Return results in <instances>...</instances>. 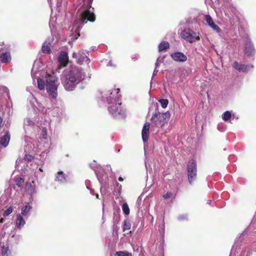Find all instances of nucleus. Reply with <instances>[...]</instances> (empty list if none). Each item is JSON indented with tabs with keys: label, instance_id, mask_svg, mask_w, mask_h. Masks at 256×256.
I'll use <instances>...</instances> for the list:
<instances>
[{
	"label": "nucleus",
	"instance_id": "bb28decb",
	"mask_svg": "<svg viewBox=\"0 0 256 256\" xmlns=\"http://www.w3.org/2000/svg\"><path fill=\"white\" fill-rule=\"evenodd\" d=\"M116 256H132V254L126 251H119L116 253Z\"/></svg>",
	"mask_w": 256,
	"mask_h": 256
},
{
	"label": "nucleus",
	"instance_id": "f8f14e48",
	"mask_svg": "<svg viewBox=\"0 0 256 256\" xmlns=\"http://www.w3.org/2000/svg\"><path fill=\"white\" fill-rule=\"evenodd\" d=\"M244 53L248 56H252L254 54V48L252 42L247 40L244 44Z\"/></svg>",
	"mask_w": 256,
	"mask_h": 256
},
{
	"label": "nucleus",
	"instance_id": "c9c22d12",
	"mask_svg": "<svg viewBox=\"0 0 256 256\" xmlns=\"http://www.w3.org/2000/svg\"><path fill=\"white\" fill-rule=\"evenodd\" d=\"M233 250H234V246L232 248L231 252L230 253V256H235L234 254H232V252Z\"/></svg>",
	"mask_w": 256,
	"mask_h": 256
},
{
	"label": "nucleus",
	"instance_id": "a878e982",
	"mask_svg": "<svg viewBox=\"0 0 256 256\" xmlns=\"http://www.w3.org/2000/svg\"><path fill=\"white\" fill-rule=\"evenodd\" d=\"M37 82L38 84V88L40 90H42L44 88V82L42 78H38L37 79Z\"/></svg>",
	"mask_w": 256,
	"mask_h": 256
},
{
	"label": "nucleus",
	"instance_id": "393cba45",
	"mask_svg": "<svg viewBox=\"0 0 256 256\" xmlns=\"http://www.w3.org/2000/svg\"><path fill=\"white\" fill-rule=\"evenodd\" d=\"M232 117L231 113L230 111H226L224 112L222 116V118L226 122L230 119Z\"/></svg>",
	"mask_w": 256,
	"mask_h": 256
},
{
	"label": "nucleus",
	"instance_id": "de8ad7c7",
	"mask_svg": "<svg viewBox=\"0 0 256 256\" xmlns=\"http://www.w3.org/2000/svg\"><path fill=\"white\" fill-rule=\"evenodd\" d=\"M120 96H119V95H118V96H117V97H118V98H119Z\"/></svg>",
	"mask_w": 256,
	"mask_h": 256
},
{
	"label": "nucleus",
	"instance_id": "c756f323",
	"mask_svg": "<svg viewBox=\"0 0 256 256\" xmlns=\"http://www.w3.org/2000/svg\"><path fill=\"white\" fill-rule=\"evenodd\" d=\"M34 156L31 154H26L24 156V160L26 162H32L34 160Z\"/></svg>",
	"mask_w": 256,
	"mask_h": 256
},
{
	"label": "nucleus",
	"instance_id": "6ab92c4d",
	"mask_svg": "<svg viewBox=\"0 0 256 256\" xmlns=\"http://www.w3.org/2000/svg\"><path fill=\"white\" fill-rule=\"evenodd\" d=\"M116 200H118V204H117V206H121L122 208H128V205L126 202L122 198L118 196L116 198Z\"/></svg>",
	"mask_w": 256,
	"mask_h": 256
},
{
	"label": "nucleus",
	"instance_id": "72a5a7b5",
	"mask_svg": "<svg viewBox=\"0 0 256 256\" xmlns=\"http://www.w3.org/2000/svg\"><path fill=\"white\" fill-rule=\"evenodd\" d=\"M178 220H180V221L184 220H187L188 219V216H187V214H186L180 215L178 216Z\"/></svg>",
	"mask_w": 256,
	"mask_h": 256
},
{
	"label": "nucleus",
	"instance_id": "a211bd4d",
	"mask_svg": "<svg viewBox=\"0 0 256 256\" xmlns=\"http://www.w3.org/2000/svg\"><path fill=\"white\" fill-rule=\"evenodd\" d=\"M10 140V135L9 132H7L6 134L2 136L0 140V144L4 147H6L9 144Z\"/></svg>",
	"mask_w": 256,
	"mask_h": 256
},
{
	"label": "nucleus",
	"instance_id": "39448f33",
	"mask_svg": "<svg viewBox=\"0 0 256 256\" xmlns=\"http://www.w3.org/2000/svg\"><path fill=\"white\" fill-rule=\"evenodd\" d=\"M181 36L186 41L192 43L196 41L200 40V37L199 34L197 35L196 33L190 28L184 30L181 32Z\"/></svg>",
	"mask_w": 256,
	"mask_h": 256
},
{
	"label": "nucleus",
	"instance_id": "aec40b11",
	"mask_svg": "<svg viewBox=\"0 0 256 256\" xmlns=\"http://www.w3.org/2000/svg\"><path fill=\"white\" fill-rule=\"evenodd\" d=\"M170 48V44L168 42L163 41L160 42L158 46V50L160 52H162L165 50L168 49Z\"/></svg>",
	"mask_w": 256,
	"mask_h": 256
},
{
	"label": "nucleus",
	"instance_id": "b1692460",
	"mask_svg": "<svg viewBox=\"0 0 256 256\" xmlns=\"http://www.w3.org/2000/svg\"><path fill=\"white\" fill-rule=\"evenodd\" d=\"M42 50V52L45 54H50V47L46 42L43 44Z\"/></svg>",
	"mask_w": 256,
	"mask_h": 256
},
{
	"label": "nucleus",
	"instance_id": "f3484780",
	"mask_svg": "<svg viewBox=\"0 0 256 256\" xmlns=\"http://www.w3.org/2000/svg\"><path fill=\"white\" fill-rule=\"evenodd\" d=\"M16 223L17 228L19 229L22 228L26 224V222L24 218L20 214H16Z\"/></svg>",
	"mask_w": 256,
	"mask_h": 256
},
{
	"label": "nucleus",
	"instance_id": "4be33fe9",
	"mask_svg": "<svg viewBox=\"0 0 256 256\" xmlns=\"http://www.w3.org/2000/svg\"><path fill=\"white\" fill-rule=\"evenodd\" d=\"M15 182L18 187L22 188L24 185V179L20 177L16 178L15 180Z\"/></svg>",
	"mask_w": 256,
	"mask_h": 256
},
{
	"label": "nucleus",
	"instance_id": "1a4fd4ad",
	"mask_svg": "<svg viewBox=\"0 0 256 256\" xmlns=\"http://www.w3.org/2000/svg\"><path fill=\"white\" fill-rule=\"evenodd\" d=\"M108 111L114 116H116L121 114L122 108L121 103H116L110 105L108 108Z\"/></svg>",
	"mask_w": 256,
	"mask_h": 256
},
{
	"label": "nucleus",
	"instance_id": "4468645a",
	"mask_svg": "<svg viewBox=\"0 0 256 256\" xmlns=\"http://www.w3.org/2000/svg\"><path fill=\"white\" fill-rule=\"evenodd\" d=\"M172 58L176 62H184L186 60L187 57L183 53L176 52L170 54Z\"/></svg>",
	"mask_w": 256,
	"mask_h": 256
},
{
	"label": "nucleus",
	"instance_id": "09e8293b",
	"mask_svg": "<svg viewBox=\"0 0 256 256\" xmlns=\"http://www.w3.org/2000/svg\"><path fill=\"white\" fill-rule=\"evenodd\" d=\"M118 195H120V192H118Z\"/></svg>",
	"mask_w": 256,
	"mask_h": 256
},
{
	"label": "nucleus",
	"instance_id": "ddd939ff",
	"mask_svg": "<svg viewBox=\"0 0 256 256\" xmlns=\"http://www.w3.org/2000/svg\"><path fill=\"white\" fill-rule=\"evenodd\" d=\"M0 256H12L8 243L0 244Z\"/></svg>",
	"mask_w": 256,
	"mask_h": 256
},
{
	"label": "nucleus",
	"instance_id": "473e14b6",
	"mask_svg": "<svg viewBox=\"0 0 256 256\" xmlns=\"http://www.w3.org/2000/svg\"><path fill=\"white\" fill-rule=\"evenodd\" d=\"M12 210L13 209H6V210L3 212L2 216L6 217L8 216L12 212Z\"/></svg>",
	"mask_w": 256,
	"mask_h": 256
},
{
	"label": "nucleus",
	"instance_id": "f704fd0d",
	"mask_svg": "<svg viewBox=\"0 0 256 256\" xmlns=\"http://www.w3.org/2000/svg\"><path fill=\"white\" fill-rule=\"evenodd\" d=\"M124 213L126 215H128L130 214V209H122Z\"/></svg>",
	"mask_w": 256,
	"mask_h": 256
},
{
	"label": "nucleus",
	"instance_id": "7ed1b4c3",
	"mask_svg": "<svg viewBox=\"0 0 256 256\" xmlns=\"http://www.w3.org/2000/svg\"><path fill=\"white\" fill-rule=\"evenodd\" d=\"M46 90L50 96L53 98H56L58 95V86L56 84V79L54 77L48 76L46 79Z\"/></svg>",
	"mask_w": 256,
	"mask_h": 256
},
{
	"label": "nucleus",
	"instance_id": "7c9ffc66",
	"mask_svg": "<svg viewBox=\"0 0 256 256\" xmlns=\"http://www.w3.org/2000/svg\"><path fill=\"white\" fill-rule=\"evenodd\" d=\"M30 209H22V211L21 212V216H22L28 217L30 214Z\"/></svg>",
	"mask_w": 256,
	"mask_h": 256
},
{
	"label": "nucleus",
	"instance_id": "2eb2a0df",
	"mask_svg": "<svg viewBox=\"0 0 256 256\" xmlns=\"http://www.w3.org/2000/svg\"><path fill=\"white\" fill-rule=\"evenodd\" d=\"M204 20H206L208 24L214 30L218 32H220V28L214 23L212 18L210 15H206L204 16Z\"/></svg>",
	"mask_w": 256,
	"mask_h": 256
},
{
	"label": "nucleus",
	"instance_id": "412c9836",
	"mask_svg": "<svg viewBox=\"0 0 256 256\" xmlns=\"http://www.w3.org/2000/svg\"><path fill=\"white\" fill-rule=\"evenodd\" d=\"M56 180L58 181H60L62 182H64L66 181V176L65 174L62 171H59L58 172Z\"/></svg>",
	"mask_w": 256,
	"mask_h": 256
},
{
	"label": "nucleus",
	"instance_id": "f03ea898",
	"mask_svg": "<svg viewBox=\"0 0 256 256\" xmlns=\"http://www.w3.org/2000/svg\"><path fill=\"white\" fill-rule=\"evenodd\" d=\"M170 116V114L168 112L164 113H160L159 112H156L152 117V122L157 127L162 128L168 123Z\"/></svg>",
	"mask_w": 256,
	"mask_h": 256
},
{
	"label": "nucleus",
	"instance_id": "79ce46f5",
	"mask_svg": "<svg viewBox=\"0 0 256 256\" xmlns=\"http://www.w3.org/2000/svg\"><path fill=\"white\" fill-rule=\"evenodd\" d=\"M24 208H30V207L29 206L26 205Z\"/></svg>",
	"mask_w": 256,
	"mask_h": 256
},
{
	"label": "nucleus",
	"instance_id": "37998d69",
	"mask_svg": "<svg viewBox=\"0 0 256 256\" xmlns=\"http://www.w3.org/2000/svg\"><path fill=\"white\" fill-rule=\"evenodd\" d=\"M96 198H99V196H98V194H96Z\"/></svg>",
	"mask_w": 256,
	"mask_h": 256
},
{
	"label": "nucleus",
	"instance_id": "c85d7f7f",
	"mask_svg": "<svg viewBox=\"0 0 256 256\" xmlns=\"http://www.w3.org/2000/svg\"><path fill=\"white\" fill-rule=\"evenodd\" d=\"M159 102L163 108H166L168 106V101L166 99H161L159 100Z\"/></svg>",
	"mask_w": 256,
	"mask_h": 256
},
{
	"label": "nucleus",
	"instance_id": "f257e3e1",
	"mask_svg": "<svg viewBox=\"0 0 256 256\" xmlns=\"http://www.w3.org/2000/svg\"><path fill=\"white\" fill-rule=\"evenodd\" d=\"M84 72L81 68L72 66L64 76L62 82L66 90L72 91L78 84L84 80Z\"/></svg>",
	"mask_w": 256,
	"mask_h": 256
},
{
	"label": "nucleus",
	"instance_id": "5701e85b",
	"mask_svg": "<svg viewBox=\"0 0 256 256\" xmlns=\"http://www.w3.org/2000/svg\"><path fill=\"white\" fill-rule=\"evenodd\" d=\"M131 228V224L128 220H126L122 223V230L124 232L126 230H128Z\"/></svg>",
	"mask_w": 256,
	"mask_h": 256
},
{
	"label": "nucleus",
	"instance_id": "2f4dec72",
	"mask_svg": "<svg viewBox=\"0 0 256 256\" xmlns=\"http://www.w3.org/2000/svg\"><path fill=\"white\" fill-rule=\"evenodd\" d=\"M164 229H165L164 224L162 223L161 224V226H160V228H159V230H160V234L162 236H164Z\"/></svg>",
	"mask_w": 256,
	"mask_h": 256
},
{
	"label": "nucleus",
	"instance_id": "58836bf2",
	"mask_svg": "<svg viewBox=\"0 0 256 256\" xmlns=\"http://www.w3.org/2000/svg\"><path fill=\"white\" fill-rule=\"evenodd\" d=\"M123 180H124V179H123V178L122 177H121V176L119 177V178H118V180L119 181L122 182V181H123Z\"/></svg>",
	"mask_w": 256,
	"mask_h": 256
},
{
	"label": "nucleus",
	"instance_id": "cd10ccee",
	"mask_svg": "<svg viewBox=\"0 0 256 256\" xmlns=\"http://www.w3.org/2000/svg\"><path fill=\"white\" fill-rule=\"evenodd\" d=\"M163 198L165 200L174 198V196L172 192H167L166 193L163 195Z\"/></svg>",
	"mask_w": 256,
	"mask_h": 256
},
{
	"label": "nucleus",
	"instance_id": "0eeeda50",
	"mask_svg": "<svg viewBox=\"0 0 256 256\" xmlns=\"http://www.w3.org/2000/svg\"><path fill=\"white\" fill-rule=\"evenodd\" d=\"M72 57L76 59V62L80 64H82L84 61L88 63L90 61L86 53L84 51L80 50L78 53L74 52Z\"/></svg>",
	"mask_w": 256,
	"mask_h": 256
},
{
	"label": "nucleus",
	"instance_id": "c03bdc74",
	"mask_svg": "<svg viewBox=\"0 0 256 256\" xmlns=\"http://www.w3.org/2000/svg\"><path fill=\"white\" fill-rule=\"evenodd\" d=\"M40 171H42V168H40Z\"/></svg>",
	"mask_w": 256,
	"mask_h": 256
},
{
	"label": "nucleus",
	"instance_id": "4c0bfd02",
	"mask_svg": "<svg viewBox=\"0 0 256 256\" xmlns=\"http://www.w3.org/2000/svg\"><path fill=\"white\" fill-rule=\"evenodd\" d=\"M115 90L116 91V94H118L120 91V88H116Z\"/></svg>",
	"mask_w": 256,
	"mask_h": 256
},
{
	"label": "nucleus",
	"instance_id": "20e7f679",
	"mask_svg": "<svg viewBox=\"0 0 256 256\" xmlns=\"http://www.w3.org/2000/svg\"><path fill=\"white\" fill-rule=\"evenodd\" d=\"M188 175L189 182L192 184L196 177L197 168L196 161L192 159L188 161Z\"/></svg>",
	"mask_w": 256,
	"mask_h": 256
},
{
	"label": "nucleus",
	"instance_id": "dca6fc26",
	"mask_svg": "<svg viewBox=\"0 0 256 256\" xmlns=\"http://www.w3.org/2000/svg\"><path fill=\"white\" fill-rule=\"evenodd\" d=\"M12 56L10 52H4L0 54V62L2 64L10 62Z\"/></svg>",
	"mask_w": 256,
	"mask_h": 256
},
{
	"label": "nucleus",
	"instance_id": "9b49d317",
	"mask_svg": "<svg viewBox=\"0 0 256 256\" xmlns=\"http://www.w3.org/2000/svg\"><path fill=\"white\" fill-rule=\"evenodd\" d=\"M150 124L149 122H146L144 124L143 126L142 132V140L144 142H146L148 141L149 135H150Z\"/></svg>",
	"mask_w": 256,
	"mask_h": 256
},
{
	"label": "nucleus",
	"instance_id": "a19ab883",
	"mask_svg": "<svg viewBox=\"0 0 256 256\" xmlns=\"http://www.w3.org/2000/svg\"><path fill=\"white\" fill-rule=\"evenodd\" d=\"M136 228V226H135V224H134L133 226H132L133 231Z\"/></svg>",
	"mask_w": 256,
	"mask_h": 256
},
{
	"label": "nucleus",
	"instance_id": "ea45409f",
	"mask_svg": "<svg viewBox=\"0 0 256 256\" xmlns=\"http://www.w3.org/2000/svg\"><path fill=\"white\" fill-rule=\"evenodd\" d=\"M4 222V219L3 218H1L0 219V222L2 223V222Z\"/></svg>",
	"mask_w": 256,
	"mask_h": 256
},
{
	"label": "nucleus",
	"instance_id": "9d476101",
	"mask_svg": "<svg viewBox=\"0 0 256 256\" xmlns=\"http://www.w3.org/2000/svg\"><path fill=\"white\" fill-rule=\"evenodd\" d=\"M58 61L61 66H66L69 61L68 52L64 51L61 52L58 58Z\"/></svg>",
	"mask_w": 256,
	"mask_h": 256
},
{
	"label": "nucleus",
	"instance_id": "49530a36",
	"mask_svg": "<svg viewBox=\"0 0 256 256\" xmlns=\"http://www.w3.org/2000/svg\"><path fill=\"white\" fill-rule=\"evenodd\" d=\"M104 209H102V213L104 214Z\"/></svg>",
	"mask_w": 256,
	"mask_h": 256
},
{
	"label": "nucleus",
	"instance_id": "423d86ee",
	"mask_svg": "<svg viewBox=\"0 0 256 256\" xmlns=\"http://www.w3.org/2000/svg\"><path fill=\"white\" fill-rule=\"evenodd\" d=\"M96 20V16L93 12H91L89 9L84 10L80 14V22L82 24H84L88 21L94 22Z\"/></svg>",
	"mask_w": 256,
	"mask_h": 256
},
{
	"label": "nucleus",
	"instance_id": "a18cd8bd",
	"mask_svg": "<svg viewBox=\"0 0 256 256\" xmlns=\"http://www.w3.org/2000/svg\"><path fill=\"white\" fill-rule=\"evenodd\" d=\"M208 202H211L210 200H208Z\"/></svg>",
	"mask_w": 256,
	"mask_h": 256
},
{
	"label": "nucleus",
	"instance_id": "e433bc0d",
	"mask_svg": "<svg viewBox=\"0 0 256 256\" xmlns=\"http://www.w3.org/2000/svg\"><path fill=\"white\" fill-rule=\"evenodd\" d=\"M138 59V58L136 56H135L134 57L132 58V60H133L134 61Z\"/></svg>",
	"mask_w": 256,
	"mask_h": 256
},
{
	"label": "nucleus",
	"instance_id": "6e6552de",
	"mask_svg": "<svg viewBox=\"0 0 256 256\" xmlns=\"http://www.w3.org/2000/svg\"><path fill=\"white\" fill-rule=\"evenodd\" d=\"M232 66L236 70L243 72H247L250 68H254L252 65L240 64L236 61L234 62Z\"/></svg>",
	"mask_w": 256,
	"mask_h": 256
}]
</instances>
